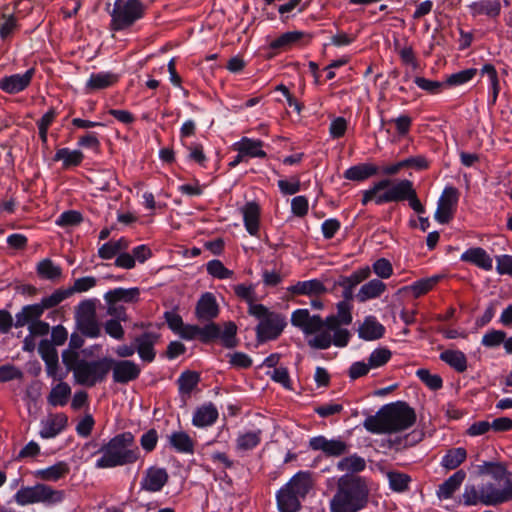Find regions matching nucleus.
<instances>
[{"label":"nucleus","mask_w":512,"mask_h":512,"mask_svg":"<svg viewBox=\"0 0 512 512\" xmlns=\"http://www.w3.org/2000/svg\"><path fill=\"white\" fill-rule=\"evenodd\" d=\"M303 36L302 32L290 31L281 34L278 38L272 40L269 47L273 50H285L298 42Z\"/></svg>","instance_id":"nucleus-47"},{"label":"nucleus","mask_w":512,"mask_h":512,"mask_svg":"<svg viewBox=\"0 0 512 512\" xmlns=\"http://www.w3.org/2000/svg\"><path fill=\"white\" fill-rule=\"evenodd\" d=\"M71 295L72 290L57 289L51 295L42 298L41 302L37 305L41 308V312L43 313L45 309H50L57 306Z\"/></svg>","instance_id":"nucleus-49"},{"label":"nucleus","mask_w":512,"mask_h":512,"mask_svg":"<svg viewBox=\"0 0 512 512\" xmlns=\"http://www.w3.org/2000/svg\"><path fill=\"white\" fill-rule=\"evenodd\" d=\"M35 70L28 69L24 74H13L0 79V89L8 94H17L31 83Z\"/></svg>","instance_id":"nucleus-18"},{"label":"nucleus","mask_w":512,"mask_h":512,"mask_svg":"<svg viewBox=\"0 0 512 512\" xmlns=\"http://www.w3.org/2000/svg\"><path fill=\"white\" fill-rule=\"evenodd\" d=\"M387 476L390 487L393 491L403 492L408 489L411 481L409 475L400 472H389Z\"/></svg>","instance_id":"nucleus-53"},{"label":"nucleus","mask_w":512,"mask_h":512,"mask_svg":"<svg viewBox=\"0 0 512 512\" xmlns=\"http://www.w3.org/2000/svg\"><path fill=\"white\" fill-rule=\"evenodd\" d=\"M218 417L217 407L212 402H208L195 409L192 424L198 428L209 427L217 421Z\"/></svg>","instance_id":"nucleus-23"},{"label":"nucleus","mask_w":512,"mask_h":512,"mask_svg":"<svg viewBox=\"0 0 512 512\" xmlns=\"http://www.w3.org/2000/svg\"><path fill=\"white\" fill-rule=\"evenodd\" d=\"M146 7L141 0H115L110 12V28L121 31L131 27L145 14Z\"/></svg>","instance_id":"nucleus-8"},{"label":"nucleus","mask_w":512,"mask_h":512,"mask_svg":"<svg viewBox=\"0 0 512 512\" xmlns=\"http://www.w3.org/2000/svg\"><path fill=\"white\" fill-rule=\"evenodd\" d=\"M385 327L374 317H365L363 323L358 328V335L366 341H373L383 337Z\"/></svg>","instance_id":"nucleus-27"},{"label":"nucleus","mask_w":512,"mask_h":512,"mask_svg":"<svg viewBox=\"0 0 512 512\" xmlns=\"http://www.w3.org/2000/svg\"><path fill=\"white\" fill-rule=\"evenodd\" d=\"M220 337V326L214 322L199 327V340L203 343H209Z\"/></svg>","instance_id":"nucleus-58"},{"label":"nucleus","mask_w":512,"mask_h":512,"mask_svg":"<svg viewBox=\"0 0 512 512\" xmlns=\"http://www.w3.org/2000/svg\"><path fill=\"white\" fill-rule=\"evenodd\" d=\"M414 82L420 89L430 94L440 93L443 87L446 85L444 82L429 80L419 76L414 79Z\"/></svg>","instance_id":"nucleus-59"},{"label":"nucleus","mask_w":512,"mask_h":512,"mask_svg":"<svg viewBox=\"0 0 512 512\" xmlns=\"http://www.w3.org/2000/svg\"><path fill=\"white\" fill-rule=\"evenodd\" d=\"M352 305L348 301L337 303V313L322 319L319 315H311L308 309H297L291 314V324L305 335H313L308 345L314 349H328L331 345L345 347L351 334L347 326L352 323Z\"/></svg>","instance_id":"nucleus-1"},{"label":"nucleus","mask_w":512,"mask_h":512,"mask_svg":"<svg viewBox=\"0 0 512 512\" xmlns=\"http://www.w3.org/2000/svg\"><path fill=\"white\" fill-rule=\"evenodd\" d=\"M244 225L248 233L256 236L259 232L260 207L256 202H248L242 208Z\"/></svg>","instance_id":"nucleus-30"},{"label":"nucleus","mask_w":512,"mask_h":512,"mask_svg":"<svg viewBox=\"0 0 512 512\" xmlns=\"http://www.w3.org/2000/svg\"><path fill=\"white\" fill-rule=\"evenodd\" d=\"M118 81V76L112 72H99L90 75L86 88L95 91L108 88Z\"/></svg>","instance_id":"nucleus-38"},{"label":"nucleus","mask_w":512,"mask_h":512,"mask_svg":"<svg viewBox=\"0 0 512 512\" xmlns=\"http://www.w3.org/2000/svg\"><path fill=\"white\" fill-rule=\"evenodd\" d=\"M415 422V410L406 402L397 401L383 406L375 415L368 416L363 426L373 434H392L409 429Z\"/></svg>","instance_id":"nucleus-3"},{"label":"nucleus","mask_w":512,"mask_h":512,"mask_svg":"<svg viewBox=\"0 0 512 512\" xmlns=\"http://www.w3.org/2000/svg\"><path fill=\"white\" fill-rule=\"evenodd\" d=\"M259 320L256 326V339L259 343L277 339L287 325L286 318L280 313L266 311L260 316H254Z\"/></svg>","instance_id":"nucleus-10"},{"label":"nucleus","mask_w":512,"mask_h":512,"mask_svg":"<svg viewBox=\"0 0 512 512\" xmlns=\"http://www.w3.org/2000/svg\"><path fill=\"white\" fill-rule=\"evenodd\" d=\"M84 159L80 150H70L68 148L58 149L54 155V161H62L63 169L79 166Z\"/></svg>","instance_id":"nucleus-39"},{"label":"nucleus","mask_w":512,"mask_h":512,"mask_svg":"<svg viewBox=\"0 0 512 512\" xmlns=\"http://www.w3.org/2000/svg\"><path fill=\"white\" fill-rule=\"evenodd\" d=\"M65 498L63 490L37 483L34 486H23L14 495L15 502L20 506L35 503H43L46 506H53L61 503Z\"/></svg>","instance_id":"nucleus-7"},{"label":"nucleus","mask_w":512,"mask_h":512,"mask_svg":"<svg viewBox=\"0 0 512 512\" xmlns=\"http://www.w3.org/2000/svg\"><path fill=\"white\" fill-rule=\"evenodd\" d=\"M292 294L318 297L327 292V288L319 279L299 281L288 289Z\"/></svg>","instance_id":"nucleus-28"},{"label":"nucleus","mask_w":512,"mask_h":512,"mask_svg":"<svg viewBox=\"0 0 512 512\" xmlns=\"http://www.w3.org/2000/svg\"><path fill=\"white\" fill-rule=\"evenodd\" d=\"M379 172L376 165L370 163H361L348 168L343 177L352 181H364Z\"/></svg>","instance_id":"nucleus-36"},{"label":"nucleus","mask_w":512,"mask_h":512,"mask_svg":"<svg viewBox=\"0 0 512 512\" xmlns=\"http://www.w3.org/2000/svg\"><path fill=\"white\" fill-rule=\"evenodd\" d=\"M309 447L314 451H322L328 457H340L349 450V444L340 438L327 439L325 436L312 437Z\"/></svg>","instance_id":"nucleus-15"},{"label":"nucleus","mask_w":512,"mask_h":512,"mask_svg":"<svg viewBox=\"0 0 512 512\" xmlns=\"http://www.w3.org/2000/svg\"><path fill=\"white\" fill-rule=\"evenodd\" d=\"M469 8L474 17L480 15L497 17L500 14L501 4L499 0H480L473 2Z\"/></svg>","instance_id":"nucleus-37"},{"label":"nucleus","mask_w":512,"mask_h":512,"mask_svg":"<svg viewBox=\"0 0 512 512\" xmlns=\"http://www.w3.org/2000/svg\"><path fill=\"white\" fill-rule=\"evenodd\" d=\"M140 290L137 287L125 289L115 288L105 293L106 303L117 304L118 302L134 303L139 300Z\"/></svg>","instance_id":"nucleus-32"},{"label":"nucleus","mask_w":512,"mask_h":512,"mask_svg":"<svg viewBox=\"0 0 512 512\" xmlns=\"http://www.w3.org/2000/svg\"><path fill=\"white\" fill-rule=\"evenodd\" d=\"M169 481L166 468L156 465L148 467L140 480V489L149 493L160 492Z\"/></svg>","instance_id":"nucleus-14"},{"label":"nucleus","mask_w":512,"mask_h":512,"mask_svg":"<svg viewBox=\"0 0 512 512\" xmlns=\"http://www.w3.org/2000/svg\"><path fill=\"white\" fill-rule=\"evenodd\" d=\"M418 378L430 389L438 390L443 386L442 378L438 374H431L428 369H418L416 371Z\"/></svg>","instance_id":"nucleus-54"},{"label":"nucleus","mask_w":512,"mask_h":512,"mask_svg":"<svg viewBox=\"0 0 512 512\" xmlns=\"http://www.w3.org/2000/svg\"><path fill=\"white\" fill-rule=\"evenodd\" d=\"M235 295L248 304V313L251 316H260L261 313L266 311V307L262 304H257V294L254 285L238 284L234 286Z\"/></svg>","instance_id":"nucleus-20"},{"label":"nucleus","mask_w":512,"mask_h":512,"mask_svg":"<svg viewBox=\"0 0 512 512\" xmlns=\"http://www.w3.org/2000/svg\"><path fill=\"white\" fill-rule=\"evenodd\" d=\"M477 74V69L475 68H469L462 71H459L457 73L451 74L445 84L449 86H458L465 84L472 80L475 75Z\"/></svg>","instance_id":"nucleus-55"},{"label":"nucleus","mask_w":512,"mask_h":512,"mask_svg":"<svg viewBox=\"0 0 512 512\" xmlns=\"http://www.w3.org/2000/svg\"><path fill=\"white\" fill-rule=\"evenodd\" d=\"M412 188L413 183L408 179L392 181L385 178L362 192L361 203L367 205L370 201H374L375 204L382 205L384 203L406 201Z\"/></svg>","instance_id":"nucleus-6"},{"label":"nucleus","mask_w":512,"mask_h":512,"mask_svg":"<svg viewBox=\"0 0 512 512\" xmlns=\"http://www.w3.org/2000/svg\"><path fill=\"white\" fill-rule=\"evenodd\" d=\"M69 472L70 467L68 463L59 461L52 466L37 470L34 475L42 481L56 482L68 475Z\"/></svg>","instance_id":"nucleus-31"},{"label":"nucleus","mask_w":512,"mask_h":512,"mask_svg":"<svg viewBox=\"0 0 512 512\" xmlns=\"http://www.w3.org/2000/svg\"><path fill=\"white\" fill-rule=\"evenodd\" d=\"M70 394V386L66 382H60L51 389L47 400L53 407L64 406L66 405Z\"/></svg>","instance_id":"nucleus-42"},{"label":"nucleus","mask_w":512,"mask_h":512,"mask_svg":"<svg viewBox=\"0 0 512 512\" xmlns=\"http://www.w3.org/2000/svg\"><path fill=\"white\" fill-rule=\"evenodd\" d=\"M100 457L95 463L98 469H112L132 465L140 459V450L131 432L115 435L97 451Z\"/></svg>","instance_id":"nucleus-4"},{"label":"nucleus","mask_w":512,"mask_h":512,"mask_svg":"<svg viewBox=\"0 0 512 512\" xmlns=\"http://www.w3.org/2000/svg\"><path fill=\"white\" fill-rule=\"evenodd\" d=\"M459 192L455 187L447 186L444 188L435 212V219L441 223H448L456 210L458 203Z\"/></svg>","instance_id":"nucleus-13"},{"label":"nucleus","mask_w":512,"mask_h":512,"mask_svg":"<svg viewBox=\"0 0 512 512\" xmlns=\"http://www.w3.org/2000/svg\"><path fill=\"white\" fill-rule=\"evenodd\" d=\"M467 452L464 448L458 447L448 450V452L442 458L441 464L448 470L456 469L466 459Z\"/></svg>","instance_id":"nucleus-45"},{"label":"nucleus","mask_w":512,"mask_h":512,"mask_svg":"<svg viewBox=\"0 0 512 512\" xmlns=\"http://www.w3.org/2000/svg\"><path fill=\"white\" fill-rule=\"evenodd\" d=\"M199 381L200 377L198 373L192 371L183 372L177 380L180 394L190 396Z\"/></svg>","instance_id":"nucleus-48"},{"label":"nucleus","mask_w":512,"mask_h":512,"mask_svg":"<svg viewBox=\"0 0 512 512\" xmlns=\"http://www.w3.org/2000/svg\"><path fill=\"white\" fill-rule=\"evenodd\" d=\"M169 445L177 452L193 454L195 449L194 440L184 431H175L168 437Z\"/></svg>","instance_id":"nucleus-34"},{"label":"nucleus","mask_w":512,"mask_h":512,"mask_svg":"<svg viewBox=\"0 0 512 512\" xmlns=\"http://www.w3.org/2000/svg\"><path fill=\"white\" fill-rule=\"evenodd\" d=\"M233 149L242 153L245 157L265 158L267 156L266 152L263 150V141L259 139L242 137L233 145Z\"/></svg>","instance_id":"nucleus-25"},{"label":"nucleus","mask_w":512,"mask_h":512,"mask_svg":"<svg viewBox=\"0 0 512 512\" xmlns=\"http://www.w3.org/2000/svg\"><path fill=\"white\" fill-rule=\"evenodd\" d=\"M392 357V352L386 347L375 349L368 358V364L371 368H379L385 365Z\"/></svg>","instance_id":"nucleus-52"},{"label":"nucleus","mask_w":512,"mask_h":512,"mask_svg":"<svg viewBox=\"0 0 512 512\" xmlns=\"http://www.w3.org/2000/svg\"><path fill=\"white\" fill-rule=\"evenodd\" d=\"M109 363V357L97 360L81 359L74 369V381L82 386L94 387L106 380L110 372Z\"/></svg>","instance_id":"nucleus-9"},{"label":"nucleus","mask_w":512,"mask_h":512,"mask_svg":"<svg viewBox=\"0 0 512 512\" xmlns=\"http://www.w3.org/2000/svg\"><path fill=\"white\" fill-rule=\"evenodd\" d=\"M496 271L500 275L512 277V255L504 254L496 257Z\"/></svg>","instance_id":"nucleus-64"},{"label":"nucleus","mask_w":512,"mask_h":512,"mask_svg":"<svg viewBox=\"0 0 512 512\" xmlns=\"http://www.w3.org/2000/svg\"><path fill=\"white\" fill-rule=\"evenodd\" d=\"M460 260L471 263L483 270L490 271L493 267V260L481 247H473L462 253Z\"/></svg>","instance_id":"nucleus-26"},{"label":"nucleus","mask_w":512,"mask_h":512,"mask_svg":"<svg viewBox=\"0 0 512 512\" xmlns=\"http://www.w3.org/2000/svg\"><path fill=\"white\" fill-rule=\"evenodd\" d=\"M42 315L41 308L37 304L26 305L15 315L14 326L16 328L30 325Z\"/></svg>","instance_id":"nucleus-40"},{"label":"nucleus","mask_w":512,"mask_h":512,"mask_svg":"<svg viewBox=\"0 0 512 512\" xmlns=\"http://www.w3.org/2000/svg\"><path fill=\"white\" fill-rule=\"evenodd\" d=\"M195 314L200 321H211L219 314V305L211 292L202 294L197 301Z\"/></svg>","instance_id":"nucleus-19"},{"label":"nucleus","mask_w":512,"mask_h":512,"mask_svg":"<svg viewBox=\"0 0 512 512\" xmlns=\"http://www.w3.org/2000/svg\"><path fill=\"white\" fill-rule=\"evenodd\" d=\"M373 272L382 279H388L393 274L391 262L386 258L376 260L372 265Z\"/></svg>","instance_id":"nucleus-61"},{"label":"nucleus","mask_w":512,"mask_h":512,"mask_svg":"<svg viewBox=\"0 0 512 512\" xmlns=\"http://www.w3.org/2000/svg\"><path fill=\"white\" fill-rule=\"evenodd\" d=\"M368 502V489L360 477L344 475L330 502L331 512H358Z\"/></svg>","instance_id":"nucleus-5"},{"label":"nucleus","mask_w":512,"mask_h":512,"mask_svg":"<svg viewBox=\"0 0 512 512\" xmlns=\"http://www.w3.org/2000/svg\"><path fill=\"white\" fill-rule=\"evenodd\" d=\"M365 467V460L356 454L344 457L337 463V469L339 471L348 473L361 472Z\"/></svg>","instance_id":"nucleus-46"},{"label":"nucleus","mask_w":512,"mask_h":512,"mask_svg":"<svg viewBox=\"0 0 512 512\" xmlns=\"http://www.w3.org/2000/svg\"><path fill=\"white\" fill-rule=\"evenodd\" d=\"M386 290V284L379 279H372L367 283L363 284L355 298L360 302L364 303L368 300L380 297Z\"/></svg>","instance_id":"nucleus-33"},{"label":"nucleus","mask_w":512,"mask_h":512,"mask_svg":"<svg viewBox=\"0 0 512 512\" xmlns=\"http://www.w3.org/2000/svg\"><path fill=\"white\" fill-rule=\"evenodd\" d=\"M158 336L153 332H145L134 340L135 349L139 357L144 362H152L156 357L154 345L157 342Z\"/></svg>","instance_id":"nucleus-21"},{"label":"nucleus","mask_w":512,"mask_h":512,"mask_svg":"<svg viewBox=\"0 0 512 512\" xmlns=\"http://www.w3.org/2000/svg\"><path fill=\"white\" fill-rule=\"evenodd\" d=\"M261 440V431H251L238 436L236 448L241 451H247L255 448Z\"/></svg>","instance_id":"nucleus-50"},{"label":"nucleus","mask_w":512,"mask_h":512,"mask_svg":"<svg viewBox=\"0 0 512 512\" xmlns=\"http://www.w3.org/2000/svg\"><path fill=\"white\" fill-rule=\"evenodd\" d=\"M347 127L348 122L344 117H335L330 123L329 134L333 139L341 138L345 135Z\"/></svg>","instance_id":"nucleus-62"},{"label":"nucleus","mask_w":512,"mask_h":512,"mask_svg":"<svg viewBox=\"0 0 512 512\" xmlns=\"http://www.w3.org/2000/svg\"><path fill=\"white\" fill-rule=\"evenodd\" d=\"M301 497L282 487L276 494L277 508L279 512H298L301 509Z\"/></svg>","instance_id":"nucleus-29"},{"label":"nucleus","mask_w":512,"mask_h":512,"mask_svg":"<svg viewBox=\"0 0 512 512\" xmlns=\"http://www.w3.org/2000/svg\"><path fill=\"white\" fill-rule=\"evenodd\" d=\"M371 276V269L369 266L361 267L355 270L349 276H340L335 282L336 286L343 288L342 297L344 301L351 302L354 295V288L361 282L367 280Z\"/></svg>","instance_id":"nucleus-16"},{"label":"nucleus","mask_w":512,"mask_h":512,"mask_svg":"<svg viewBox=\"0 0 512 512\" xmlns=\"http://www.w3.org/2000/svg\"><path fill=\"white\" fill-rule=\"evenodd\" d=\"M23 372L13 364H5L0 366V382H8L12 380H21Z\"/></svg>","instance_id":"nucleus-60"},{"label":"nucleus","mask_w":512,"mask_h":512,"mask_svg":"<svg viewBox=\"0 0 512 512\" xmlns=\"http://www.w3.org/2000/svg\"><path fill=\"white\" fill-rule=\"evenodd\" d=\"M237 334V326L234 322L229 321L224 324V330H220V339L224 347L226 348H234L238 345V340L236 338Z\"/></svg>","instance_id":"nucleus-51"},{"label":"nucleus","mask_w":512,"mask_h":512,"mask_svg":"<svg viewBox=\"0 0 512 512\" xmlns=\"http://www.w3.org/2000/svg\"><path fill=\"white\" fill-rule=\"evenodd\" d=\"M68 426V417L65 413H51L41 421L39 435L43 439L54 438L62 433Z\"/></svg>","instance_id":"nucleus-17"},{"label":"nucleus","mask_w":512,"mask_h":512,"mask_svg":"<svg viewBox=\"0 0 512 512\" xmlns=\"http://www.w3.org/2000/svg\"><path fill=\"white\" fill-rule=\"evenodd\" d=\"M314 482L312 474L309 471H299L285 485L297 497L304 499L309 491L313 488Z\"/></svg>","instance_id":"nucleus-24"},{"label":"nucleus","mask_w":512,"mask_h":512,"mask_svg":"<svg viewBox=\"0 0 512 512\" xmlns=\"http://www.w3.org/2000/svg\"><path fill=\"white\" fill-rule=\"evenodd\" d=\"M465 478L466 473L463 470H458L451 475L439 486L437 490L439 499H450L454 492L459 489Z\"/></svg>","instance_id":"nucleus-35"},{"label":"nucleus","mask_w":512,"mask_h":512,"mask_svg":"<svg viewBox=\"0 0 512 512\" xmlns=\"http://www.w3.org/2000/svg\"><path fill=\"white\" fill-rule=\"evenodd\" d=\"M440 359L457 372H464L467 369V358L462 351L445 350L440 354Z\"/></svg>","instance_id":"nucleus-41"},{"label":"nucleus","mask_w":512,"mask_h":512,"mask_svg":"<svg viewBox=\"0 0 512 512\" xmlns=\"http://www.w3.org/2000/svg\"><path fill=\"white\" fill-rule=\"evenodd\" d=\"M207 272L217 279H228L233 276V271L227 269L220 260L214 259L207 263Z\"/></svg>","instance_id":"nucleus-56"},{"label":"nucleus","mask_w":512,"mask_h":512,"mask_svg":"<svg viewBox=\"0 0 512 512\" xmlns=\"http://www.w3.org/2000/svg\"><path fill=\"white\" fill-rule=\"evenodd\" d=\"M36 271L39 277L47 280H55L62 275L61 267L55 265L49 258L41 260L37 264Z\"/></svg>","instance_id":"nucleus-44"},{"label":"nucleus","mask_w":512,"mask_h":512,"mask_svg":"<svg viewBox=\"0 0 512 512\" xmlns=\"http://www.w3.org/2000/svg\"><path fill=\"white\" fill-rule=\"evenodd\" d=\"M82 216L79 212L69 210L63 212L56 220V224L61 227L75 226L81 223Z\"/></svg>","instance_id":"nucleus-63"},{"label":"nucleus","mask_w":512,"mask_h":512,"mask_svg":"<svg viewBox=\"0 0 512 512\" xmlns=\"http://www.w3.org/2000/svg\"><path fill=\"white\" fill-rule=\"evenodd\" d=\"M39 354L46 365L48 376L56 379L58 377V352L51 342L42 340L38 347Z\"/></svg>","instance_id":"nucleus-22"},{"label":"nucleus","mask_w":512,"mask_h":512,"mask_svg":"<svg viewBox=\"0 0 512 512\" xmlns=\"http://www.w3.org/2000/svg\"><path fill=\"white\" fill-rule=\"evenodd\" d=\"M109 367L110 371H112L113 381L118 384H127L135 381L142 371L139 364L126 359L114 360L110 358Z\"/></svg>","instance_id":"nucleus-12"},{"label":"nucleus","mask_w":512,"mask_h":512,"mask_svg":"<svg viewBox=\"0 0 512 512\" xmlns=\"http://www.w3.org/2000/svg\"><path fill=\"white\" fill-rule=\"evenodd\" d=\"M485 468L491 478L478 487L465 486L462 499L466 506H495L512 499V473L498 463H486Z\"/></svg>","instance_id":"nucleus-2"},{"label":"nucleus","mask_w":512,"mask_h":512,"mask_svg":"<svg viewBox=\"0 0 512 512\" xmlns=\"http://www.w3.org/2000/svg\"><path fill=\"white\" fill-rule=\"evenodd\" d=\"M76 324L81 333L90 338L100 335V325L96 319L95 303L92 300L82 301L76 308Z\"/></svg>","instance_id":"nucleus-11"},{"label":"nucleus","mask_w":512,"mask_h":512,"mask_svg":"<svg viewBox=\"0 0 512 512\" xmlns=\"http://www.w3.org/2000/svg\"><path fill=\"white\" fill-rule=\"evenodd\" d=\"M439 279V276L423 278L414 282L410 286L404 287L403 290L412 292L413 296L415 298H418L432 290L434 286L438 283Z\"/></svg>","instance_id":"nucleus-43"},{"label":"nucleus","mask_w":512,"mask_h":512,"mask_svg":"<svg viewBox=\"0 0 512 512\" xmlns=\"http://www.w3.org/2000/svg\"><path fill=\"white\" fill-rule=\"evenodd\" d=\"M506 338V332L502 330H490L486 332L481 340V344L487 348H494L503 344Z\"/></svg>","instance_id":"nucleus-57"}]
</instances>
